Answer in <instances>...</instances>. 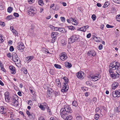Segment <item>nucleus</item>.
<instances>
[{
    "label": "nucleus",
    "mask_w": 120,
    "mask_h": 120,
    "mask_svg": "<svg viewBox=\"0 0 120 120\" xmlns=\"http://www.w3.org/2000/svg\"><path fill=\"white\" fill-rule=\"evenodd\" d=\"M64 108H62L60 109V115L64 114H69V113L72 112V110L71 107L68 105H65L64 106Z\"/></svg>",
    "instance_id": "1"
},
{
    "label": "nucleus",
    "mask_w": 120,
    "mask_h": 120,
    "mask_svg": "<svg viewBox=\"0 0 120 120\" xmlns=\"http://www.w3.org/2000/svg\"><path fill=\"white\" fill-rule=\"evenodd\" d=\"M109 73L110 75V76L113 79H115L119 77V74L118 73L120 72V71H116V74L113 71H111L110 70H109Z\"/></svg>",
    "instance_id": "2"
},
{
    "label": "nucleus",
    "mask_w": 120,
    "mask_h": 120,
    "mask_svg": "<svg viewBox=\"0 0 120 120\" xmlns=\"http://www.w3.org/2000/svg\"><path fill=\"white\" fill-rule=\"evenodd\" d=\"M14 56H13V61L15 63V64L16 65L19 67L20 66V59L18 58V56L16 55Z\"/></svg>",
    "instance_id": "3"
},
{
    "label": "nucleus",
    "mask_w": 120,
    "mask_h": 120,
    "mask_svg": "<svg viewBox=\"0 0 120 120\" xmlns=\"http://www.w3.org/2000/svg\"><path fill=\"white\" fill-rule=\"evenodd\" d=\"M79 38L78 36L75 35H73L71 36L69 39L68 42L69 43H71L74 42L77 40Z\"/></svg>",
    "instance_id": "4"
},
{
    "label": "nucleus",
    "mask_w": 120,
    "mask_h": 120,
    "mask_svg": "<svg viewBox=\"0 0 120 120\" xmlns=\"http://www.w3.org/2000/svg\"><path fill=\"white\" fill-rule=\"evenodd\" d=\"M28 11L30 14L31 13L33 15L36 12V9L33 6L29 7L28 8Z\"/></svg>",
    "instance_id": "5"
},
{
    "label": "nucleus",
    "mask_w": 120,
    "mask_h": 120,
    "mask_svg": "<svg viewBox=\"0 0 120 120\" xmlns=\"http://www.w3.org/2000/svg\"><path fill=\"white\" fill-rule=\"evenodd\" d=\"M89 78H91L92 79H94L93 81H95L97 80L100 78L99 75L98 74H96L95 75L91 74L89 76Z\"/></svg>",
    "instance_id": "6"
},
{
    "label": "nucleus",
    "mask_w": 120,
    "mask_h": 120,
    "mask_svg": "<svg viewBox=\"0 0 120 120\" xmlns=\"http://www.w3.org/2000/svg\"><path fill=\"white\" fill-rule=\"evenodd\" d=\"M114 66L113 67V70L117 69V71H120V63L119 62H114Z\"/></svg>",
    "instance_id": "7"
},
{
    "label": "nucleus",
    "mask_w": 120,
    "mask_h": 120,
    "mask_svg": "<svg viewBox=\"0 0 120 120\" xmlns=\"http://www.w3.org/2000/svg\"><path fill=\"white\" fill-rule=\"evenodd\" d=\"M24 46L22 43H19L18 46L16 47V48L19 50L21 51V52L22 51L23 49L24 48Z\"/></svg>",
    "instance_id": "8"
},
{
    "label": "nucleus",
    "mask_w": 120,
    "mask_h": 120,
    "mask_svg": "<svg viewBox=\"0 0 120 120\" xmlns=\"http://www.w3.org/2000/svg\"><path fill=\"white\" fill-rule=\"evenodd\" d=\"M68 114H64L61 115V117L64 119V120H71L72 118V117L71 115H70L67 116Z\"/></svg>",
    "instance_id": "9"
},
{
    "label": "nucleus",
    "mask_w": 120,
    "mask_h": 120,
    "mask_svg": "<svg viewBox=\"0 0 120 120\" xmlns=\"http://www.w3.org/2000/svg\"><path fill=\"white\" fill-rule=\"evenodd\" d=\"M9 71L12 74H14L16 73L15 68V67L12 65L9 66Z\"/></svg>",
    "instance_id": "10"
},
{
    "label": "nucleus",
    "mask_w": 120,
    "mask_h": 120,
    "mask_svg": "<svg viewBox=\"0 0 120 120\" xmlns=\"http://www.w3.org/2000/svg\"><path fill=\"white\" fill-rule=\"evenodd\" d=\"M60 59L63 61L66 60L67 58V54L64 52H62L60 54Z\"/></svg>",
    "instance_id": "11"
},
{
    "label": "nucleus",
    "mask_w": 120,
    "mask_h": 120,
    "mask_svg": "<svg viewBox=\"0 0 120 120\" xmlns=\"http://www.w3.org/2000/svg\"><path fill=\"white\" fill-rule=\"evenodd\" d=\"M87 55L89 56H94L96 55V53L93 50H90L88 51L87 53Z\"/></svg>",
    "instance_id": "12"
},
{
    "label": "nucleus",
    "mask_w": 120,
    "mask_h": 120,
    "mask_svg": "<svg viewBox=\"0 0 120 120\" xmlns=\"http://www.w3.org/2000/svg\"><path fill=\"white\" fill-rule=\"evenodd\" d=\"M54 93V92L51 89H49L47 91V94L48 96L51 97Z\"/></svg>",
    "instance_id": "13"
},
{
    "label": "nucleus",
    "mask_w": 120,
    "mask_h": 120,
    "mask_svg": "<svg viewBox=\"0 0 120 120\" xmlns=\"http://www.w3.org/2000/svg\"><path fill=\"white\" fill-rule=\"evenodd\" d=\"M82 74H84V73L82 71H79L76 74L77 77L80 79H83L84 77L82 75Z\"/></svg>",
    "instance_id": "14"
},
{
    "label": "nucleus",
    "mask_w": 120,
    "mask_h": 120,
    "mask_svg": "<svg viewBox=\"0 0 120 120\" xmlns=\"http://www.w3.org/2000/svg\"><path fill=\"white\" fill-rule=\"evenodd\" d=\"M59 34V33L57 32H52L51 34V35L52 38H56V37Z\"/></svg>",
    "instance_id": "15"
},
{
    "label": "nucleus",
    "mask_w": 120,
    "mask_h": 120,
    "mask_svg": "<svg viewBox=\"0 0 120 120\" xmlns=\"http://www.w3.org/2000/svg\"><path fill=\"white\" fill-rule=\"evenodd\" d=\"M18 100V97L16 95L14 96L13 97L12 100V104H13L16 101Z\"/></svg>",
    "instance_id": "16"
},
{
    "label": "nucleus",
    "mask_w": 120,
    "mask_h": 120,
    "mask_svg": "<svg viewBox=\"0 0 120 120\" xmlns=\"http://www.w3.org/2000/svg\"><path fill=\"white\" fill-rule=\"evenodd\" d=\"M14 116V115L13 113L12 112H8V117H10L11 118V120H14L12 119Z\"/></svg>",
    "instance_id": "17"
},
{
    "label": "nucleus",
    "mask_w": 120,
    "mask_h": 120,
    "mask_svg": "<svg viewBox=\"0 0 120 120\" xmlns=\"http://www.w3.org/2000/svg\"><path fill=\"white\" fill-rule=\"evenodd\" d=\"M116 61H114L112 63H111L110 64V65L109 66V70H110L111 71L113 70V67L114 66V62H115Z\"/></svg>",
    "instance_id": "18"
},
{
    "label": "nucleus",
    "mask_w": 120,
    "mask_h": 120,
    "mask_svg": "<svg viewBox=\"0 0 120 120\" xmlns=\"http://www.w3.org/2000/svg\"><path fill=\"white\" fill-rule=\"evenodd\" d=\"M119 85V84L117 82L113 83L112 85V87L113 89H115Z\"/></svg>",
    "instance_id": "19"
},
{
    "label": "nucleus",
    "mask_w": 120,
    "mask_h": 120,
    "mask_svg": "<svg viewBox=\"0 0 120 120\" xmlns=\"http://www.w3.org/2000/svg\"><path fill=\"white\" fill-rule=\"evenodd\" d=\"M33 58V56H28L26 58L25 60L28 63Z\"/></svg>",
    "instance_id": "20"
},
{
    "label": "nucleus",
    "mask_w": 120,
    "mask_h": 120,
    "mask_svg": "<svg viewBox=\"0 0 120 120\" xmlns=\"http://www.w3.org/2000/svg\"><path fill=\"white\" fill-rule=\"evenodd\" d=\"M68 89V86H63L62 89H61V91L62 92H66Z\"/></svg>",
    "instance_id": "21"
},
{
    "label": "nucleus",
    "mask_w": 120,
    "mask_h": 120,
    "mask_svg": "<svg viewBox=\"0 0 120 120\" xmlns=\"http://www.w3.org/2000/svg\"><path fill=\"white\" fill-rule=\"evenodd\" d=\"M65 65L66 66H67L68 68H70L72 66V65L68 62H66L65 63Z\"/></svg>",
    "instance_id": "22"
},
{
    "label": "nucleus",
    "mask_w": 120,
    "mask_h": 120,
    "mask_svg": "<svg viewBox=\"0 0 120 120\" xmlns=\"http://www.w3.org/2000/svg\"><path fill=\"white\" fill-rule=\"evenodd\" d=\"M66 27L67 28H68L71 30H74L75 29L74 27L72 26H66Z\"/></svg>",
    "instance_id": "23"
},
{
    "label": "nucleus",
    "mask_w": 120,
    "mask_h": 120,
    "mask_svg": "<svg viewBox=\"0 0 120 120\" xmlns=\"http://www.w3.org/2000/svg\"><path fill=\"white\" fill-rule=\"evenodd\" d=\"M26 113L29 116H31V117H32L33 118H34V116H33V115H32V114H30V112L28 111L27 110L26 112Z\"/></svg>",
    "instance_id": "24"
},
{
    "label": "nucleus",
    "mask_w": 120,
    "mask_h": 120,
    "mask_svg": "<svg viewBox=\"0 0 120 120\" xmlns=\"http://www.w3.org/2000/svg\"><path fill=\"white\" fill-rule=\"evenodd\" d=\"M1 107V108L2 110H1L0 111L1 112H3V114H5L6 113L5 112L6 110V109L5 108H4V107Z\"/></svg>",
    "instance_id": "25"
},
{
    "label": "nucleus",
    "mask_w": 120,
    "mask_h": 120,
    "mask_svg": "<svg viewBox=\"0 0 120 120\" xmlns=\"http://www.w3.org/2000/svg\"><path fill=\"white\" fill-rule=\"evenodd\" d=\"M59 31L63 33H65L67 32L65 28H61L60 29Z\"/></svg>",
    "instance_id": "26"
},
{
    "label": "nucleus",
    "mask_w": 120,
    "mask_h": 120,
    "mask_svg": "<svg viewBox=\"0 0 120 120\" xmlns=\"http://www.w3.org/2000/svg\"><path fill=\"white\" fill-rule=\"evenodd\" d=\"M86 83L87 86H91L92 84V82L90 81H87Z\"/></svg>",
    "instance_id": "27"
},
{
    "label": "nucleus",
    "mask_w": 120,
    "mask_h": 120,
    "mask_svg": "<svg viewBox=\"0 0 120 120\" xmlns=\"http://www.w3.org/2000/svg\"><path fill=\"white\" fill-rule=\"evenodd\" d=\"M112 96L114 97H117V95L116 94V90L115 91H113L112 93Z\"/></svg>",
    "instance_id": "28"
},
{
    "label": "nucleus",
    "mask_w": 120,
    "mask_h": 120,
    "mask_svg": "<svg viewBox=\"0 0 120 120\" xmlns=\"http://www.w3.org/2000/svg\"><path fill=\"white\" fill-rule=\"evenodd\" d=\"M38 2L39 4L41 6H43V1L42 0H38Z\"/></svg>",
    "instance_id": "29"
},
{
    "label": "nucleus",
    "mask_w": 120,
    "mask_h": 120,
    "mask_svg": "<svg viewBox=\"0 0 120 120\" xmlns=\"http://www.w3.org/2000/svg\"><path fill=\"white\" fill-rule=\"evenodd\" d=\"M109 5V3L107 1L106 2H105L104 5L103 6L104 8H106Z\"/></svg>",
    "instance_id": "30"
},
{
    "label": "nucleus",
    "mask_w": 120,
    "mask_h": 120,
    "mask_svg": "<svg viewBox=\"0 0 120 120\" xmlns=\"http://www.w3.org/2000/svg\"><path fill=\"white\" fill-rule=\"evenodd\" d=\"M116 94L117 97H120V90H116Z\"/></svg>",
    "instance_id": "31"
},
{
    "label": "nucleus",
    "mask_w": 120,
    "mask_h": 120,
    "mask_svg": "<svg viewBox=\"0 0 120 120\" xmlns=\"http://www.w3.org/2000/svg\"><path fill=\"white\" fill-rule=\"evenodd\" d=\"M61 42L63 45H66L67 43V41H65L63 39L62 40Z\"/></svg>",
    "instance_id": "32"
},
{
    "label": "nucleus",
    "mask_w": 120,
    "mask_h": 120,
    "mask_svg": "<svg viewBox=\"0 0 120 120\" xmlns=\"http://www.w3.org/2000/svg\"><path fill=\"white\" fill-rule=\"evenodd\" d=\"M72 105L73 106L76 107L78 105L77 102L76 101H74L72 102Z\"/></svg>",
    "instance_id": "33"
},
{
    "label": "nucleus",
    "mask_w": 120,
    "mask_h": 120,
    "mask_svg": "<svg viewBox=\"0 0 120 120\" xmlns=\"http://www.w3.org/2000/svg\"><path fill=\"white\" fill-rule=\"evenodd\" d=\"M52 39L51 40H49L50 42L52 43H54L56 41V38H52Z\"/></svg>",
    "instance_id": "34"
},
{
    "label": "nucleus",
    "mask_w": 120,
    "mask_h": 120,
    "mask_svg": "<svg viewBox=\"0 0 120 120\" xmlns=\"http://www.w3.org/2000/svg\"><path fill=\"white\" fill-rule=\"evenodd\" d=\"M4 8L3 4L0 2V10H2L4 9Z\"/></svg>",
    "instance_id": "35"
},
{
    "label": "nucleus",
    "mask_w": 120,
    "mask_h": 120,
    "mask_svg": "<svg viewBox=\"0 0 120 120\" xmlns=\"http://www.w3.org/2000/svg\"><path fill=\"white\" fill-rule=\"evenodd\" d=\"M13 10V9L12 7H9L8 8V12L11 13Z\"/></svg>",
    "instance_id": "36"
},
{
    "label": "nucleus",
    "mask_w": 120,
    "mask_h": 120,
    "mask_svg": "<svg viewBox=\"0 0 120 120\" xmlns=\"http://www.w3.org/2000/svg\"><path fill=\"white\" fill-rule=\"evenodd\" d=\"M55 67L56 68L60 69L61 68V66L59 64H55L54 65Z\"/></svg>",
    "instance_id": "37"
},
{
    "label": "nucleus",
    "mask_w": 120,
    "mask_h": 120,
    "mask_svg": "<svg viewBox=\"0 0 120 120\" xmlns=\"http://www.w3.org/2000/svg\"><path fill=\"white\" fill-rule=\"evenodd\" d=\"M5 100L6 101H8V92H6L4 94Z\"/></svg>",
    "instance_id": "38"
},
{
    "label": "nucleus",
    "mask_w": 120,
    "mask_h": 120,
    "mask_svg": "<svg viewBox=\"0 0 120 120\" xmlns=\"http://www.w3.org/2000/svg\"><path fill=\"white\" fill-rule=\"evenodd\" d=\"M39 107L42 110H45V108L41 104H40Z\"/></svg>",
    "instance_id": "39"
},
{
    "label": "nucleus",
    "mask_w": 120,
    "mask_h": 120,
    "mask_svg": "<svg viewBox=\"0 0 120 120\" xmlns=\"http://www.w3.org/2000/svg\"><path fill=\"white\" fill-rule=\"evenodd\" d=\"M13 33L16 35L17 36L18 35V33L17 31L15 30H14V31H12Z\"/></svg>",
    "instance_id": "40"
},
{
    "label": "nucleus",
    "mask_w": 120,
    "mask_h": 120,
    "mask_svg": "<svg viewBox=\"0 0 120 120\" xmlns=\"http://www.w3.org/2000/svg\"><path fill=\"white\" fill-rule=\"evenodd\" d=\"M99 117V115L98 114H96L95 115L94 118L96 120L98 119Z\"/></svg>",
    "instance_id": "41"
},
{
    "label": "nucleus",
    "mask_w": 120,
    "mask_h": 120,
    "mask_svg": "<svg viewBox=\"0 0 120 120\" xmlns=\"http://www.w3.org/2000/svg\"><path fill=\"white\" fill-rule=\"evenodd\" d=\"M53 94L55 96H56L58 95H59L60 93L59 92H56L55 91V92H54V93Z\"/></svg>",
    "instance_id": "42"
},
{
    "label": "nucleus",
    "mask_w": 120,
    "mask_h": 120,
    "mask_svg": "<svg viewBox=\"0 0 120 120\" xmlns=\"http://www.w3.org/2000/svg\"><path fill=\"white\" fill-rule=\"evenodd\" d=\"M91 18L93 20H95L96 19V17L95 15L93 14L92 15Z\"/></svg>",
    "instance_id": "43"
},
{
    "label": "nucleus",
    "mask_w": 120,
    "mask_h": 120,
    "mask_svg": "<svg viewBox=\"0 0 120 120\" xmlns=\"http://www.w3.org/2000/svg\"><path fill=\"white\" fill-rule=\"evenodd\" d=\"M12 105H15V106H18L19 105L18 101L17 100L13 104H12Z\"/></svg>",
    "instance_id": "44"
},
{
    "label": "nucleus",
    "mask_w": 120,
    "mask_h": 120,
    "mask_svg": "<svg viewBox=\"0 0 120 120\" xmlns=\"http://www.w3.org/2000/svg\"><path fill=\"white\" fill-rule=\"evenodd\" d=\"M60 19L61 21L63 22H65V19L64 17H60Z\"/></svg>",
    "instance_id": "45"
},
{
    "label": "nucleus",
    "mask_w": 120,
    "mask_h": 120,
    "mask_svg": "<svg viewBox=\"0 0 120 120\" xmlns=\"http://www.w3.org/2000/svg\"><path fill=\"white\" fill-rule=\"evenodd\" d=\"M106 27L107 28H113L114 27V26H113L110 25L109 24H107L106 25Z\"/></svg>",
    "instance_id": "46"
},
{
    "label": "nucleus",
    "mask_w": 120,
    "mask_h": 120,
    "mask_svg": "<svg viewBox=\"0 0 120 120\" xmlns=\"http://www.w3.org/2000/svg\"><path fill=\"white\" fill-rule=\"evenodd\" d=\"M0 25L4 27L5 26V24L4 22L0 21Z\"/></svg>",
    "instance_id": "47"
},
{
    "label": "nucleus",
    "mask_w": 120,
    "mask_h": 120,
    "mask_svg": "<svg viewBox=\"0 0 120 120\" xmlns=\"http://www.w3.org/2000/svg\"><path fill=\"white\" fill-rule=\"evenodd\" d=\"M49 72L51 75H53L54 73V70L53 69H50Z\"/></svg>",
    "instance_id": "48"
},
{
    "label": "nucleus",
    "mask_w": 120,
    "mask_h": 120,
    "mask_svg": "<svg viewBox=\"0 0 120 120\" xmlns=\"http://www.w3.org/2000/svg\"><path fill=\"white\" fill-rule=\"evenodd\" d=\"M76 119L77 120H82V117L80 116H78L76 117Z\"/></svg>",
    "instance_id": "49"
},
{
    "label": "nucleus",
    "mask_w": 120,
    "mask_h": 120,
    "mask_svg": "<svg viewBox=\"0 0 120 120\" xmlns=\"http://www.w3.org/2000/svg\"><path fill=\"white\" fill-rule=\"evenodd\" d=\"M13 18H14L13 16L11 15H9L8 16V19L10 20Z\"/></svg>",
    "instance_id": "50"
},
{
    "label": "nucleus",
    "mask_w": 120,
    "mask_h": 120,
    "mask_svg": "<svg viewBox=\"0 0 120 120\" xmlns=\"http://www.w3.org/2000/svg\"><path fill=\"white\" fill-rule=\"evenodd\" d=\"M63 79L65 81V82L68 83V79L66 77H65L63 78Z\"/></svg>",
    "instance_id": "51"
},
{
    "label": "nucleus",
    "mask_w": 120,
    "mask_h": 120,
    "mask_svg": "<svg viewBox=\"0 0 120 120\" xmlns=\"http://www.w3.org/2000/svg\"><path fill=\"white\" fill-rule=\"evenodd\" d=\"M41 105L43 106L45 108H46V106H47V104L45 102L43 103Z\"/></svg>",
    "instance_id": "52"
},
{
    "label": "nucleus",
    "mask_w": 120,
    "mask_h": 120,
    "mask_svg": "<svg viewBox=\"0 0 120 120\" xmlns=\"http://www.w3.org/2000/svg\"><path fill=\"white\" fill-rule=\"evenodd\" d=\"M13 15L16 17H18L19 16V15L18 13L15 12L13 14Z\"/></svg>",
    "instance_id": "53"
},
{
    "label": "nucleus",
    "mask_w": 120,
    "mask_h": 120,
    "mask_svg": "<svg viewBox=\"0 0 120 120\" xmlns=\"http://www.w3.org/2000/svg\"><path fill=\"white\" fill-rule=\"evenodd\" d=\"M9 50L11 51H13L14 50V48L13 46H10Z\"/></svg>",
    "instance_id": "54"
},
{
    "label": "nucleus",
    "mask_w": 120,
    "mask_h": 120,
    "mask_svg": "<svg viewBox=\"0 0 120 120\" xmlns=\"http://www.w3.org/2000/svg\"><path fill=\"white\" fill-rule=\"evenodd\" d=\"M1 70L4 72H6V70L5 69L3 68L2 65H1Z\"/></svg>",
    "instance_id": "55"
},
{
    "label": "nucleus",
    "mask_w": 120,
    "mask_h": 120,
    "mask_svg": "<svg viewBox=\"0 0 120 120\" xmlns=\"http://www.w3.org/2000/svg\"><path fill=\"white\" fill-rule=\"evenodd\" d=\"M79 30L81 31L84 32L86 31V30H85V29H84V27H82L79 29Z\"/></svg>",
    "instance_id": "56"
},
{
    "label": "nucleus",
    "mask_w": 120,
    "mask_h": 120,
    "mask_svg": "<svg viewBox=\"0 0 120 120\" xmlns=\"http://www.w3.org/2000/svg\"><path fill=\"white\" fill-rule=\"evenodd\" d=\"M115 3L119 4L120 3V0H113Z\"/></svg>",
    "instance_id": "57"
},
{
    "label": "nucleus",
    "mask_w": 120,
    "mask_h": 120,
    "mask_svg": "<svg viewBox=\"0 0 120 120\" xmlns=\"http://www.w3.org/2000/svg\"><path fill=\"white\" fill-rule=\"evenodd\" d=\"M49 27L51 28L52 30H54V28H55V27L54 26L52 25H50L49 26Z\"/></svg>",
    "instance_id": "58"
},
{
    "label": "nucleus",
    "mask_w": 120,
    "mask_h": 120,
    "mask_svg": "<svg viewBox=\"0 0 120 120\" xmlns=\"http://www.w3.org/2000/svg\"><path fill=\"white\" fill-rule=\"evenodd\" d=\"M34 0H28V1L30 4H31L34 2Z\"/></svg>",
    "instance_id": "59"
},
{
    "label": "nucleus",
    "mask_w": 120,
    "mask_h": 120,
    "mask_svg": "<svg viewBox=\"0 0 120 120\" xmlns=\"http://www.w3.org/2000/svg\"><path fill=\"white\" fill-rule=\"evenodd\" d=\"M114 111L115 112H119L120 111L118 110V108L117 107H116L115 108Z\"/></svg>",
    "instance_id": "60"
},
{
    "label": "nucleus",
    "mask_w": 120,
    "mask_h": 120,
    "mask_svg": "<svg viewBox=\"0 0 120 120\" xmlns=\"http://www.w3.org/2000/svg\"><path fill=\"white\" fill-rule=\"evenodd\" d=\"M4 40L2 38V37L1 36H0V43H1L4 41Z\"/></svg>",
    "instance_id": "61"
},
{
    "label": "nucleus",
    "mask_w": 120,
    "mask_h": 120,
    "mask_svg": "<svg viewBox=\"0 0 120 120\" xmlns=\"http://www.w3.org/2000/svg\"><path fill=\"white\" fill-rule=\"evenodd\" d=\"M93 100L94 103H95L97 101V99L96 98L94 97L93 98Z\"/></svg>",
    "instance_id": "62"
},
{
    "label": "nucleus",
    "mask_w": 120,
    "mask_h": 120,
    "mask_svg": "<svg viewBox=\"0 0 120 120\" xmlns=\"http://www.w3.org/2000/svg\"><path fill=\"white\" fill-rule=\"evenodd\" d=\"M103 48V45L101 44L99 46L98 49L100 50L101 49Z\"/></svg>",
    "instance_id": "63"
},
{
    "label": "nucleus",
    "mask_w": 120,
    "mask_h": 120,
    "mask_svg": "<svg viewBox=\"0 0 120 120\" xmlns=\"http://www.w3.org/2000/svg\"><path fill=\"white\" fill-rule=\"evenodd\" d=\"M38 120H45V119L43 117H41L39 118Z\"/></svg>",
    "instance_id": "64"
}]
</instances>
